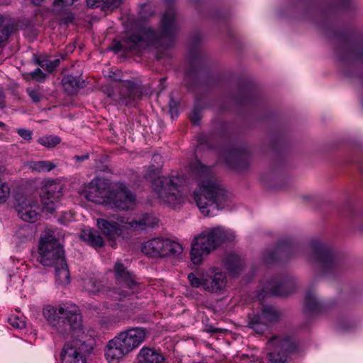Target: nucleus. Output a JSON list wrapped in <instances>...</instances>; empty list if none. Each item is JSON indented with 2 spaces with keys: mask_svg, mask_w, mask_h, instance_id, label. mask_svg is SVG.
Instances as JSON below:
<instances>
[{
  "mask_svg": "<svg viewBox=\"0 0 363 363\" xmlns=\"http://www.w3.org/2000/svg\"><path fill=\"white\" fill-rule=\"evenodd\" d=\"M128 218L119 216L116 220L98 218L96 225L100 233L113 243L120 237L125 238L130 232Z\"/></svg>",
  "mask_w": 363,
  "mask_h": 363,
  "instance_id": "nucleus-13",
  "label": "nucleus"
},
{
  "mask_svg": "<svg viewBox=\"0 0 363 363\" xmlns=\"http://www.w3.org/2000/svg\"><path fill=\"white\" fill-rule=\"evenodd\" d=\"M234 234L221 226L208 228L191 242V260L194 264H201L204 258L225 241L233 240Z\"/></svg>",
  "mask_w": 363,
  "mask_h": 363,
  "instance_id": "nucleus-7",
  "label": "nucleus"
},
{
  "mask_svg": "<svg viewBox=\"0 0 363 363\" xmlns=\"http://www.w3.org/2000/svg\"><path fill=\"white\" fill-rule=\"evenodd\" d=\"M263 189L269 192H276L285 189V183H263Z\"/></svg>",
  "mask_w": 363,
  "mask_h": 363,
  "instance_id": "nucleus-32",
  "label": "nucleus"
},
{
  "mask_svg": "<svg viewBox=\"0 0 363 363\" xmlns=\"http://www.w3.org/2000/svg\"><path fill=\"white\" fill-rule=\"evenodd\" d=\"M87 5L89 7H97L100 6L101 0H86Z\"/></svg>",
  "mask_w": 363,
  "mask_h": 363,
  "instance_id": "nucleus-44",
  "label": "nucleus"
},
{
  "mask_svg": "<svg viewBox=\"0 0 363 363\" xmlns=\"http://www.w3.org/2000/svg\"><path fill=\"white\" fill-rule=\"evenodd\" d=\"M114 273L118 289H114L109 292V296L116 300H121L134 293L133 289L137 286L133 276L126 270L121 261L116 262Z\"/></svg>",
  "mask_w": 363,
  "mask_h": 363,
  "instance_id": "nucleus-12",
  "label": "nucleus"
},
{
  "mask_svg": "<svg viewBox=\"0 0 363 363\" xmlns=\"http://www.w3.org/2000/svg\"><path fill=\"white\" fill-rule=\"evenodd\" d=\"M123 0H104L102 8L104 10L113 11L118 8Z\"/></svg>",
  "mask_w": 363,
  "mask_h": 363,
  "instance_id": "nucleus-34",
  "label": "nucleus"
},
{
  "mask_svg": "<svg viewBox=\"0 0 363 363\" xmlns=\"http://www.w3.org/2000/svg\"><path fill=\"white\" fill-rule=\"evenodd\" d=\"M203 61L202 56L199 53L193 54L191 53V59H190V65L192 69L194 68V67L197 64H200Z\"/></svg>",
  "mask_w": 363,
  "mask_h": 363,
  "instance_id": "nucleus-41",
  "label": "nucleus"
},
{
  "mask_svg": "<svg viewBox=\"0 0 363 363\" xmlns=\"http://www.w3.org/2000/svg\"><path fill=\"white\" fill-rule=\"evenodd\" d=\"M73 18V16L70 13H68L66 16L60 19V23L68 25L69 23H72Z\"/></svg>",
  "mask_w": 363,
  "mask_h": 363,
  "instance_id": "nucleus-43",
  "label": "nucleus"
},
{
  "mask_svg": "<svg viewBox=\"0 0 363 363\" xmlns=\"http://www.w3.org/2000/svg\"><path fill=\"white\" fill-rule=\"evenodd\" d=\"M74 158L77 162H82L84 160H88L89 158V154H85L81 156L75 155Z\"/></svg>",
  "mask_w": 363,
  "mask_h": 363,
  "instance_id": "nucleus-45",
  "label": "nucleus"
},
{
  "mask_svg": "<svg viewBox=\"0 0 363 363\" xmlns=\"http://www.w3.org/2000/svg\"><path fill=\"white\" fill-rule=\"evenodd\" d=\"M201 110L199 109V107L195 106L194 108L191 115V121L194 124L197 125V124H199V123L201 120Z\"/></svg>",
  "mask_w": 363,
  "mask_h": 363,
  "instance_id": "nucleus-37",
  "label": "nucleus"
},
{
  "mask_svg": "<svg viewBox=\"0 0 363 363\" xmlns=\"http://www.w3.org/2000/svg\"><path fill=\"white\" fill-rule=\"evenodd\" d=\"M55 267L57 283L60 285L68 284L70 281V274L65 260L62 261V263H59L58 265H55Z\"/></svg>",
  "mask_w": 363,
  "mask_h": 363,
  "instance_id": "nucleus-22",
  "label": "nucleus"
},
{
  "mask_svg": "<svg viewBox=\"0 0 363 363\" xmlns=\"http://www.w3.org/2000/svg\"><path fill=\"white\" fill-rule=\"evenodd\" d=\"M27 92L33 102L38 103L40 101L41 94L38 91L34 89H28Z\"/></svg>",
  "mask_w": 363,
  "mask_h": 363,
  "instance_id": "nucleus-42",
  "label": "nucleus"
},
{
  "mask_svg": "<svg viewBox=\"0 0 363 363\" xmlns=\"http://www.w3.org/2000/svg\"><path fill=\"white\" fill-rule=\"evenodd\" d=\"M300 252L319 268L320 272L335 278L342 270L340 255L330 246L318 240H312L305 248L295 247L288 242L280 243L275 249L267 250L263 254V261L267 264L278 259H288L295 252Z\"/></svg>",
  "mask_w": 363,
  "mask_h": 363,
  "instance_id": "nucleus-3",
  "label": "nucleus"
},
{
  "mask_svg": "<svg viewBox=\"0 0 363 363\" xmlns=\"http://www.w3.org/2000/svg\"><path fill=\"white\" fill-rule=\"evenodd\" d=\"M225 265L227 270L233 276H236L242 269V263L240 257L235 254L227 255L225 259Z\"/></svg>",
  "mask_w": 363,
  "mask_h": 363,
  "instance_id": "nucleus-24",
  "label": "nucleus"
},
{
  "mask_svg": "<svg viewBox=\"0 0 363 363\" xmlns=\"http://www.w3.org/2000/svg\"><path fill=\"white\" fill-rule=\"evenodd\" d=\"M177 102L174 101L173 99H171L169 101V110L171 114L172 118L178 116L177 111Z\"/></svg>",
  "mask_w": 363,
  "mask_h": 363,
  "instance_id": "nucleus-40",
  "label": "nucleus"
},
{
  "mask_svg": "<svg viewBox=\"0 0 363 363\" xmlns=\"http://www.w3.org/2000/svg\"><path fill=\"white\" fill-rule=\"evenodd\" d=\"M179 24L175 9L168 8L162 16L159 33L150 28L143 27L137 33H133L124 37L121 40L114 42L112 50L118 52L136 49L142 43L152 44L157 48V57L162 56L160 53V47L169 48L177 35Z\"/></svg>",
  "mask_w": 363,
  "mask_h": 363,
  "instance_id": "nucleus-4",
  "label": "nucleus"
},
{
  "mask_svg": "<svg viewBox=\"0 0 363 363\" xmlns=\"http://www.w3.org/2000/svg\"><path fill=\"white\" fill-rule=\"evenodd\" d=\"M138 363H166L164 357L149 347H143L138 354Z\"/></svg>",
  "mask_w": 363,
  "mask_h": 363,
  "instance_id": "nucleus-19",
  "label": "nucleus"
},
{
  "mask_svg": "<svg viewBox=\"0 0 363 363\" xmlns=\"http://www.w3.org/2000/svg\"><path fill=\"white\" fill-rule=\"evenodd\" d=\"M153 196L172 208H179L188 200L204 216H211L224 209L233 201V194L221 183H199L190 191L183 183H152Z\"/></svg>",
  "mask_w": 363,
  "mask_h": 363,
  "instance_id": "nucleus-1",
  "label": "nucleus"
},
{
  "mask_svg": "<svg viewBox=\"0 0 363 363\" xmlns=\"http://www.w3.org/2000/svg\"><path fill=\"white\" fill-rule=\"evenodd\" d=\"M83 194L96 203H107L120 210H129L135 206V195L123 183H86Z\"/></svg>",
  "mask_w": 363,
  "mask_h": 363,
  "instance_id": "nucleus-5",
  "label": "nucleus"
},
{
  "mask_svg": "<svg viewBox=\"0 0 363 363\" xmlns=\"http://www.w3.org/2000/svg\"><path fill=\"white\" fill-rule=\"evenodd\" d=\"M169 182H174V180H173V179L171 178V179H169Z\"/></svg>",
  "mask_w": 363,
  "mask_h": 363,
  "instance_id": "nucleus-51",
  "label": "nucleus"
},
{
  "mask_svg": "<svg viewBox=\"0 0 363 363\" xmlns=\"http://www.w3.org/2000/svg\"><path fill=\"white\" fill-rule=\"evenodd\" d=\"M294 289V286L291 281H280L274 278L264 284L259 296H261L262 294L272 296H286L291 293Z\"/></svg>",
  "mask_w": 363,
  "mask_h": 363,
  "instance_id": "nucleus-18",
  "label": "nucleus"
},
{
  "mask_svg": "<svg viewBox=\"0 0 363 363\" xmlns=\"http://www.w3.org/2000/svg\"><path fill=\"white\" fill-rule=\"evenodd\" d=\"M147 337L145 328L136 327L123 330L109 340L105 348L108 363H119L120 359L136 350Z\"/></svg>",
  "mask_w": 363,
  "mask_h": 363,
  "instance_id": "nucleus-6",
  "label": "nucleus"
},
{
  "mask_svg": "<svg viewBox=\"0 0 363 363\" xmlns=\"http://www.w3.org/2000/svg\"><path fill=\"white\" fill-rule=\"evenodd\" d=\"M5 106L4 102V94L1 89H0V108H4Z\"/></svg>",
  "mask_w": 363,
  "mask_h": 363,
  "instance_id": "nucleus-46",
  "label": "nucleus"
},
{
  "mask_svg": "<svg viewBox=\"0 0 363 363\" xmlns=\"http://www.w3.org/2000/svg\"><path fill=\"white\" fill-rule=\"evenodd\" d=\"M8 321L9 324L14 328H23L26 327L25 321L16 315L9 317Z\"/></svg>",
  "mask_w": 363,
  "mask_h": 363,
  "instance_id": "nucleus-35",
  "label": "nucleus"
},
{
  "mask_svg": "<svg viewBox=\"0 0 363 363\" xmlns=\"http://www.w3.org/2000/svg\"><path fill=\"white\" fill-rule=\"evenodd\" d=\"M10 183H0V204L5 203L11 194Z\"/></svg>",
  "mask_w": 363,
  "mask_h": 363,
  "instance_id": "nucleus-31",
  "label": "nucleus"
},
{
  "mask_svg": "<svg viewBox=\"0 0 363 363\" xmlns=\"http://www.w3.org/2000/svg\"><path fill=\"white\" fill-rule=\"evenodd\" d=\"M279 318V314L274 307L265 306L262 308L261 315H249L247 325L257 333L262 334L266 330L268 323L276 322Z\"/></svg>",
  "mask_w": 363,
  "mask_h": 363,
  "instance_id": "nucleus-17",
  "label": "nucleus"
},
{
  "mask_svg": "<svg viewBox=\"0 0 363 363\" xmlns=\"http://www.w3.org/2000/svg\"><path fill=\"white\" fill-rule=\"evenodd\" d=\"M11 33V28L9 25L4 24V19L0 17V52L4 47Z\"/></svg>",
  "mask_w": 363,
  "mask_h": 363,
  "instance_id": "nucleus-26",
  "label": "nucleus"
},
{
  "mask_svg": "<svg viewBox=\"0 0 363 363\" xmlns=\"http://www.w3.org/2000/svg\"><path fill=\"white\" fill-rule=\"evenodd\" d=\"M84 288L91 294H96L99 291L100 284L93 278L84 280Z\"/></svg>",
  "mask_w": 363,
  "mask_h": 363,
  "instance_id": "nucleus-30",
  "label": "nucleus"
},
{
  "mask_svg": "<svg viewBox=\"0 0 363 363\" xmlns=\"http://www.w3.org/2000/svg\"><path fill=\"white\" fill-rule=\"evenodd\" d=\"M18 134L26 140H30L33 136V132L30 130L19 128L17 130Z\"/></svg>",
  "mask_w": 363,
  "mask_h": 363,
  "instance_id": "nucleus-39",
  "label": "nucleus"
},
{
  "mask_svg": "<svg viewBox=\"0 0 363 363\" xmlns=\"http://www.w3.org/2000/svg\"><path fill=\"white\" fill-rule=\"evenodd\" d=\"M91 182H105L104 180H101V179L98 178V177H95L94 178Z\"/></svg>",
  "mask_w": 363,
  "mask_h": 363,
  "instance_id": "nucleus-49",
  "label": "nucleus"
},
{
  "mask_svg": "<svg viewBox=\"0 0 363 363\" xmlns=\"http://www.w3.org/2000/svg\"><path fill=\"white\" fill-rule=\"evenodd\" d=\"M81 238L96 249L101 248L104 245V238L98 233L97 231L92 229H86L82 230Z\"/></svg>",
  "mask_w": 363,
  "mask_h": 363,
  "instance_id": "nucleus-20",
  "label": "nucleus"
},
{
  "mask_svg": "<svg viewBox=\"0 0 363 363\" xmlns=\"http://www.w3.org/2000/svg\"><path fill=\"white\" fill-rule=\"evenodd\" d=\"M83 82L78 77L72 75L65 76L62 79L65 89L70 93H74L78 88L82 87Z\"/></svg>",
  "mask_w": 363,
  "mask_h": 363,
  "instance_id": "nucleus-25",
  "label": "nucleus"
},
{
  "mask_svg": "<svg viewBox=\"0 0 363 363\" xmlns=\"http://www.w3.org/2000/svg\"><path fill=\"white\" fill-rule=\"evenodd\" d=\"M63 186L61 183H45L41 189V202L43 209L52 213L59 200L63 196Z\"/></svg>",
  "mask_w": 363,
  "mask_h": 363,
  "instance_id": "nucleus-15",
  "label": "nucleus"
},
{
  "mask_svg": "<svg viewBox=\"0 0 363 363\" xmlns=\"http://www.w3.org/2000/svg\"><path fill=\"white\" fill-rule=\"evenodd\" d=\"M55 167L56 165L50 161H38L30 164L32 169L39 172H50Z\"/></svg>",
  "mask_w": 363,
  "mask_h": 363,
  "instance_id": "nucleus-27",
  "label": "nucleus"
},
{
  "mask_svg": "<svg viewBox=\"0 0 363 363\" xmlns=\"http://www.w3.org/2000/svg\"><path fill=\"white\" fill-rule=\"evenodd\" d=\"M272 350L269 352L272 363H294L291 355L298 351L296 342L290 337H274L268 342Z\"/></svg>",
  "mask_w": 363,
  "mask_h": 363,
  "instance_id": "nucleus-10",
  "label": "nucleus"
},
{
  "mask_svg": "<svg viewBox=\"0 0 363 363\" xmlns=\"http://www.w3.org/2000/svg\"><path fill=\"white\" fill-rule=\"evenodd\" d=\"M43 314L48 323L59 334L71 335L61 352L62 363H86V354L94 345L93 335L83 328L82 315L77 306H47Z\"/></svg>",
  "mask_w": 363,
  "mask_h": 363,
  "instance_id": "nucleus-2",
  "label": "nucleus"
},
{
  "mask_svg": "<svg viewBox=\"0 0 363 363\" xmlns=\"http://www.w3.org/2000/svg\"><path fill=\"white\" fill-rule=\"evenodd\" d=\"M3 125H4V123H2L1 121H0V127H1V126H3Z\"/></svg>",
  "mask_w": 363,
  "mask_h": 363,
  "instance_id": "nucleus-50",
  "label": "nucleus"
},
{
  "mask_svg": "<svg viewBox=\"0 0 363 363\" xmlns=\"http://www.w3.org/2000/svg\"><path fill=\"white\" fill-rule=\"evenodd\" d=\"M28 79L35 80L38 82H43L45 79V74L40 68L35 69L33 72L27 74Z\"/></svg>",
  "mask_w": 363,
  "mask_h": 363,
  "instance_id": "nucleus-33",
  "label": "nucleus"
},
{
  "mask_svg": "<svg viewBox=\"0 0 363 363\" xmlns=\"http://www.w3.org/2000/svg\"><path fill=\"white\" fill-rule=\"evenodd\" d=\"M158 220L153 216L146 213L138 220H129L130 230H143L146 227H153Z\"/></svg>",
  "mask_w": 363,
  "mask_h": 363,
  "instance_id": "nucleus-21",
  "label": "nucleus"
},
{
  "mask_svg": "<svg viewBox=\"0 0 363 363\" xmlns=\"http://www.w3.org/2000/svg\"><path fill=\"white\" fill-rule=\"evenodd\" d=\"M188 279L193 287H203L204 290L211 293L221 292L227 284L225 273L216 268L210 269L206 274H199L198 276L190 273Z\"/></svg>",
  "mask_w": 363,
  "mask_h": 363,
  "instance_id": "nucleus-9",
  "label": "nucleus"
},
{
  "mask_svg": "<svg viewBox=\"0 0 363 363\" xmlns=\"http://www.w3.org/2000/svg\"><path fill=\"white\" fill-rule=\"evenodd\" d=\"M161 156L160 155H153V160L155 162L160 161L161 160Z\"/></svg>",
  "mask_w": 363,
  "mask_h": 363,
  "instance_id": "nucleus-48",
  "label": "nucleus"
},
{
  "mask_svg": "<svg viewBox=\"0 0 363 363\" xmlns=\"http://www.w3.org/2000/svg\"><path fill=\"white\" fill-rule=\"evenodd\" d=\"M159 173V167H155L152 165L148 172L145 174V179L147 180H152V182H155V177Z\"/></svg>",
  "mask_w": 363,
  "mask_h": 363,
  "instance_id": "nucleus-38",
  "label": "nucleus"
},
{
  "mask_svg": "<svg viewBox=\"0 0 363 363\" xmlns=\"http://www.w3.org/2000/svg\"><path fill=\"white\" fill-rule=\"evenodd\" d=\"M195 168L197 169L198 172L202 176H208L212 173V169L211 167L204 166L199 162H197L195 164Z\"/></svg>",
  "mask_w": 363,
  "mask_h": 363,
  "instance_id": "nucleus-36",
  "label": "nucleus"
},
{
  "mask_svg": "<svg viewBox=\"0 0 363 363\" xmlns=\"http://www.w3.org/2000/svg\"><path fill=\"white\" fill-rule=\"evenodd\" d=\"M108 96L118 104L134 106L141 99L142 91L134 82L125 81L109 93Z\"/></svg>",
  "mask_w": 363,
  "mask_h": 363,
  "instance_id": "nucleus-14",
  "label": "nucleus"
},
{
  "mask_svg": "<svg viewBox=\"0 0 363 363\" xmlns=\"http://www.w3.org/2000/svg\"><path fill=\"white\" fill-rule=\"evenodd\" d=\"M182 250L179 242L161 237L150 239L142 245V252L153 258L175 256L182 253Z\"/></svg>",
  "mask_w": 363,
  "mask_h": 363,
  "instance_id": "nucleus-11",
  "label": "nucleus"
},
{
  "mask_svg": "<svg viewBox=\"0 0 363 363\" xmlns=\"http://www.w3.org/2000/svg\"><path fill=\"white\" fill-rule=\"evenodd\" d=\"M320 302L315 294V292L308 289L306 291L304 299L305 311L308 313L315 312L320 308Z\"/></svg>",
  "mask_w": 363,
  "mask_h": 363,
  "instance_id": "nucleus-23",
  "label": "nucleus"
},
{
  "mask_svg": "<svg viewBox=\"0 0 363 363\" xmlns=\"http://www.w3.org/2000/svg\"><path fill=\"white\" fill-rule=\"evenodd\" d=\"M37 260L46 267L58 265L65 260L62 247L50 230L41 235Z\"/></svg>",
  "mask_w": 363,
  "mask_h": 363,
  "instance_id": "nucleus-8",
  "label": "nucleus"
},
{
  "mask_svg": "<svg viewBox=\"0 0 363 363\" xmlns=\"http://www.w3.org/2000/svg\"><path fill=\"white\" fill-rule=\"evenodd\" d=\"M167 1H171L172 0H166Z\"/></svg>",
  "mask_w": 363,
  "mask_h": 363,
  "instance_id": "nucleus-52",
  "label": "nucleus"
},
{
  "mask_svg": "<svg viewBox=\"0 0 363 363\" xmlns=\"http://www.w3.org/2000/svg\"><path fill=\"white\" fill-rule=\"evenodd\" d=\"M30 2L36 6H40L45 0H30Z\"/></svg>",
  "mask_w": 363,
  "mask_h": 363,
  "instance_id": "nucleus-47",
  "label": "nucleus"
},
{
  "mask_svg": "<svg viewBox=\"0 0 363 363\" xmlns=\"http://www.w3.org/2000/svg\"><path fill=\"white\" fill-rule=\"evenodd\" d=\"M38 142L48 148H52L60 143L61 139L58 136L48 135L38 139Z\"/></svg>",
  "mask_w": 363,
  "mask_h": 363,
  "instance_id": "nucleus-28",
  "label": "nucleus"
},
{
  "mask_svg": "<svg viewBox=\"0 0 363 363\" xmlns=\"http://www.w3.org/2000/svg\"><path fill=\"white\" fill-rule=\"evenodd\" d=\"M13 196L18 203L19 217L26 222L35 223L40 217V208L35 199H28L13 191Z\"/></svg>",
  "mask_w": 363,
  "mask_h": 363,
  "instance_id": "nucleus-16",
  "label": "nucleus"
},
{
  "mask_svg": "<svg viewBox=\"0 0 363 363\" xmlns=\"http://www.w3.org/2000/svg\"><path fill=\"white\" fill-rule=\"evenodd\" d=\"M60 60L56 59L54 60H50L47 59H38L37 60V64L40 66L43 69H46L49 72H52L57 67L60 65Z\"/></svg>",
  "mask_w": 363,
  "mask_h": 363,
  "instance_id": "nucleus-29",
  "label": "nucleus"
}]
</instances>
